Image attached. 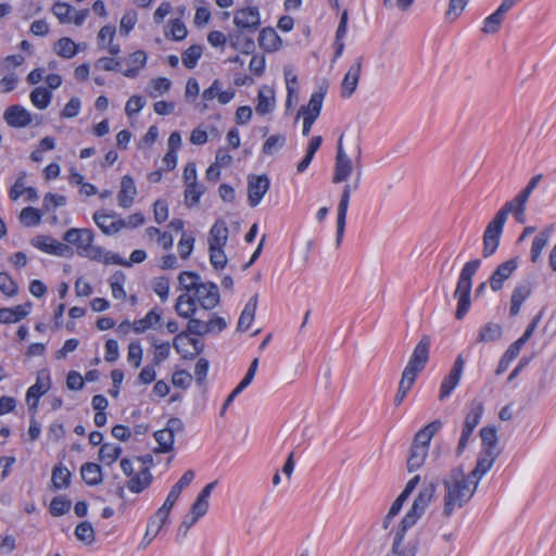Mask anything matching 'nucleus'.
Returning a JSON list of instances; mask_svg holds the SVG:
<instances>
[{
    "instance_id": "f257e3e1",
    "label": "nucleus",
    "mask_w": 556,
    "mask_h": 556,
    "mask_svg": "<svg viewBox=\"0 0 556 556\" xmlns=\"http://www.w3.org/2000/svg\"><path fill=\"white\" fill-rule=\"evenodd\" d=\"M444 488L442 515L450 518L454 510L463 508L475 495L478 484L465 473L463 466L452 468L442 479Z\"/></svg>"
},
{
    "instance_id": "f03ea898",
    "label": "nucleus",
    "mask_w": 556,
    "mask_h": 556,
    "mask_svg": "<svg viewBox=\"0 0 556 556\" xmlns=\"http://www.w3.org/2000/svg\"><path fill=\"white\" fill-rule=\"evenodd\" d=\"M181 288L186 291H194L195 301L202 308L210 311L219 303L218 287L214 282H201V277L194 271H181L178 276Z\"/></svg>"
},
{
    "instance_id": "7ed1b4c3",
    "label": "nucleus",
    "mask_w": 556,
    "mask_h": 556,
    "mask_svg": "<svg viewBox=\"0 0 556 556\" xmlns=\"http://www.w3.org/2000/svg\"><path fill=\"white\" fill-rule=\"evenodd\" d=\"M518 204L519 201L517 194L511 201L506 202L488 224L483 232L482 256L484 258L492 256L496 252L506 219L509 214H516Z\"/></svg>"
},
{
    "instance_id": "20e7f679",
    "label": "nucleus",
    "mask_w": 556,
    "mask_h": 556,
    "mask_svg": "<svg viewBox=\"0 0 556 556\" xmlns=\"http://www.w3.org/2000/svg\"><path fill=\"white\" fill-rule=\"evenodd\" d=\"M193 479L194 471L189 469L185 471V473L180 477L178 482L172 486L164 504L150 517L146 531V538L150 534L151 527L156 523V530L153 533L152 538H155L160 533L161 529L168 520L170 510L174 507L176 501L178 500L180 493L185 488H187L192 482Z\"/></svg>"
},
{
    "instance_id": "39448f33",
    "label": "nucleus",
    "mask_w": 556,
    "mask_h": 556,
    "mask_svg": "<svg viewBox=\"0 0 556 556\" xmlns=\"http://www.w3.org/2000/svg\"><path fill=\"white\" fill-rule=\"evenodd\" d=\"M481 265L479 258L467 262L459 275L454 298L458 300L455 317L463 319L468 313L471 304L470 293L472 287V277Z\"/></svg>"
},
{
    "instance_id": "423d86ee",
    "label": "nucleus",
    "mask_w": 556,
    "mask_h": 556,
    "mask_svg": "<svg viewBox=\"0 0 556 556\" xmlns=\"http://www.w3.org/2000/svg\"><path fill=\"white\" fill-rule=\"evenodd\" d=\"M63 240L77 248L80 256L99 261L102 256V249L92 245L93 232L88 228H71L65 231Z\"/></svg>"
},
{
    "instance_id": "0eeeda50",
    "label": "nucleus",
    "mask_w": 556,
    "mask_h": 556,
    "mask_svg": "<svg viewBox=\"0 0 556 556\" xmlns=\"http://www.w3.org/2000/svg\"><path fill=\"white\" fill-rule=\"evenodd\" d=\"M434 494V483H429L419 491L417 497L413 502L410 509L406 513L400 523V527L403 528V530L409 529L417 522V520L424 515L426 508L432 502Z\"/></svg>"
},
{
    "instance_id": "6e6552de",
    "label": "nucleus",
    "mask_w": 556,
    "mask_h": 556,
    "mask_svg": "<svg viewBox=\"0 0 556 556\" xmlns=\"http://www.w3.org/2000/svg\"><path fill=\"white\" fill-rule=\"evenodd\" d=\"M430 345H431V339L429 336L424 334L417 345L415 346L409 361L404 369H407L412 372L419 374L421 372L428 361H429V354H430Z\"/></svg>"
},
{
    "instance_id": "1a4fd4ad",
    "label": "nucleus",
    "mask_w": 556,
    "mask_h": 556,
    "mask_svg": "<svg viewBox=\"0 0 556 556\" xmlns=\"http://www.w3.org/2000/svg\"><path fill=\"white\" fill-rule=\"evenodd\" d=\"M270 180L267 175L248 176V202L251 207L257 206L269 190Z\"/></svg>"
},
{
    "instance_id": "9d476101",
    "label": "nucleus",
    "mask_w": 556,
    "mask_h": 556,
    "mask_svg": "<svg viewBox=\"0 0 556 556\" xmlns=\"http://www.w3.org/2000/svg\"><path fill=\"white\" fill-rule=\"evenodd\" d=\"M233 24L237 29L247 30L249 34L255 33L261 25L260 11L256 7L239 9L235 12Z\"/></svg>"
},
{
    "instance_id": "9b49d317",
    "label": "nucleus",
    "mask_w": 556,
    "mask_h": 556,
    "mask_svg": "<svg viewBox=\"0 0 556 556\" xmlns=\"http://www.w3.org/2000/svg\"><path fill=\"white\" fill-rule=\"evenodd\" d=\"M353 172L352 160L346 155L342 147V136L338 140L337 155L334 163L333 184L346 181Z\"/></svg>"
},
{
    "instance_id": "f8f14e48",
    "label": "nucleus",
    "mask_w": 556,
    "mask_h": 556,
    "mask_svg": "<svg viewBox=\"0 0 556 556\" xmlns=\"http://www.w3.org/2000/svg\"><path fill=\"white\" fill-rule=\"evenodd\" d=\"M116 216H117L116 213L113 211L108 212V211L101 210V211H97L93 214V220L104 235L111 236V235L118 232L122 228L126 227L125 219L118 218V219L114 220L116 218Z\"/></svg>"
},
{
    "instance_id": "ddd939ff",
    "label": "nucleus",
    "mask_w": 556,
    "mask_h": 556,
    "mask_svg": "<svg viewBox=\"0 0 556 556\" xmlns=\"http://www.w3.org/2000/svg\"><path fill=\"white\" fill-rule=\"evenodd\" d=\"M351 198V185L346 184L343 187V191L338 204L337 208V233H336V244L337 247H340L344 231H345V224H346V214L349 208Z\"/></svg>"
},
{
    "instance_id": "4468645a",
    "label": "nucleus",
    "mask_w": 556,
    "mask_h": 556,
    "mask_svg": "<svg viewBox=\"0 0 556 556\" xmlns=\"http://www.w3.org/2000/svg\"><path fill=\"white\" fill-rule=\"evenodd\" d=\"M363 66V56H358L350 66L341 83V97L350 98L356 90Z\"/></svg>"
},
{
    "instance_id": "2eb2a0df",
    "label": "nucleus",
    "mask_w": 556,
    "mask_h": 556,
    "mask_svg": "<svg viewBox=\"0 0 556 556\" xmlns=\"http://www.w3.org/2000/svg\"><path fill=\"white\" fill-rule=\"evenodd\" d=\"M517 267L518 261L516 257L500 264L490 277L491 289L494 292L500 291L503 288L504 282L510 278Z\"/></svg>"
},
{
    "instance_id": "dca6fc26",
    "label": "nucleus",
    "mask_w": 556,
    "mask_h": 556,
    "mask_svg": "<svg viewBox=\"0 0 556 556\" xmlns=\"http://www.w3.org/2000/svg\"><path fill=\"white\" fill-rule=\"evenodd\" d=\"M3 118L9 126L15 128L26 127L31 123L30 113L18 104L9 106L4 111Z\"/></svg>"
},
{
    "instance_id": "f3484780",
    "label": "nucleus",
    "mask_w": 556,
    "mask_h": 556,
    "mask_svg": "<svg viewBox=\"0 0 556 556\" xmlns=\"http://www.w3.org/2000/svg\"><path fill=\"white\" fill-rule=\"evenodd\" d=\"M497 457L498 453H485V451H482L477 459L476 467L467 476L472 480L475 484L479 485V482L492 468Z\"/></svg>"
},
{
    "instance_id": "a211bd4d",
    "label": "nucleus",
    "mask_w": 556,
    "mask_h": 556,
    "mask_svg": "<svg viewBox=\"0 0 556 556\" xmlns=\"http://www.w3.org/2000/svg\"><path fill=\"white\" fill-rule=\"evenodd\" d=\"M136 194L137 188L134 178L129 175L123 176L121 179V189L117 194L118 205L123 208L130 207Z\"/></svg>"
},
{
    "instance_id": "6ab92c4d",
    "label": "nucleus",
    "mask_w": 556,
    "mask_h": 556,
    "mask_svg": "<svg viewBox=\"0 0 556 556\" xmlns=\"http://www.w3.org/2000/svg\"><path fill=\"white\" fill-rule=\"evenodd\" d=\"M532 286L530 281L518 283L513 290L509 313L511 316L519 314L522 303L530 296Z\"/></svg>"
},
{
    "instance_id": "aec40b11",
    "label": "nucleus",
    "mask_w": 556,
    "mask_h": 556,
    "mask_svg": "<svg viewBox=\"0 0 556 556\" xmlns=\"http://www.w3.org/2000/svg\"><path fill=\"white\" fill-rule=\"evenodd\" d=\"M245 30L237 29L228 34V41L232 49L244 54H251L255 49V42L252 37L244 34Z\"/></svg>"
},
{
    "instance_id": "412c9836",
    "label": "nucleus",
    "mask_w": 556,
    "mask_h": 556,
    "mask_svg": "<svg viewBox=\"0 0 556 556\" xmlns=\"http://www.w3.org/2000/svg\"><path fill=\"white\" fill-rule=\"evenodd\" d=\"M31 308V303L27 302L23 305H16L15 307H2L0 308V323L2 324H14L25 318Z\"/></svg>"
},
{
    "instance_id": "4be33fe9",
    "label": "nucleus",
    "mask_w": 556,
    "mask_h": 556,
    "mask_svg": "<svg viewBox=\"0 0 556 556\" xmlns=\"http://www.w3.org/2000/svg\"><path fill=\"white\" fill-rule=\"evenodd\" d=\"M441 428L442 422L439 419L429 422L428 425H426L424 428L416 432L412 444L424 446L427 450H429L431 439L437 432H439Z\"/></svg>"
},
{
    "instance_id": "5701e85b",
    "label": "nucleus",
    "mask_w": 556,
    "mask_h": 556,
    "mask_svg": "<svg viewBox=\"0 0 556 556\" xmlns=\"http://www.w3.org/2000/svg\"><path fill=\"white\" fill-rule=\"evenodd\" d=\"M228 235L229 230L226 222L223 219L216 220L208 233V247L225 248L228 241Z\"/></svg>"
},
{
    "instance_id": "b1692460",
    "label": "nucleus",
    "mask_w": 556,
    "mask_h": 556,
    "mask_svg": "<svg viewBox=\"0 0 556 556\" xmlns=\"http://www.w3.org/2000/svg\"><path fill=\"white\" fill-rule=\"evenodd\" d=\"M257 302H258V294L255 293L253 296L250 298V300L248 301L243 311L240 314L238 325H237L238 331L244 332L250 328V326L252 325L254 317H255Z\"/></svg>"
},
{
    "instance_id": "393cba45",
    "label": "nucleus",
    "mask_w": 556,
    "mask_h": 556,
    "mask_svg": "<svg viewBox=\"0 0 556 556\" xmlns=\"http://www.w3.org/2000/svg\"><path fill=\"white\" fill-rule=\"evenodd\" d=\"M275 108V92L274 89L268 86H263L258 90L256 113L260 115H266L270 113Z\"/></svg>"
},
{
    "instance_id": "a878e982",
    "label": "nucleus",
    "mask_w": 556,
    "mask_h": 556,
    "mask_svg": "<svg viewBox=\"0 0 556 556\" xmlns=\"http://www.w3.org/2000/svg\"><path fill=\"white\" fill-rule=\"evenodd\" d=\"M50 389V376L47 371L39 372L35 384L28 388L26 392V402L31 400L39 401L40 396L46 394Z\"/></svg>"
},
{
    "instance_id": "bb28decb",
    "label": "nucleus",
    "mask_w": 556,
    "mask_h": 556,
    "mask_svg": "<svg viewBox=\"0 0 556 556\" xmlns=\"http://www.w3.org/2000/svg\"><path fill=\"white\" fill-rule=\"evenodd\" d=\"M281 43V38L273 27H265L260 31L258 45L263 50L267 52L276 51L280 48Z\"/></svg>"
},
{
    "instance_id": "cd10ccee",
    "label": "nucleus",
    "mask_w": 556,
    "mask_h": 556,
    "mask_svg": "<svg viewBox=\"0 0 556 556\" xmlns=\"http://www.w3.org/2000/svg\"><path fill=\"white\" fill-rule=\"evenodd\" d=\"M206 333H208V329H207V325L206 323L198 319V318H194L193 316L191 318H189V321H188V325H187V330L186 331H182L180 333H178L175 339H174V348L176 349L177 352H180L179 350V346H178V341L181 340L182 338L187 337L188 334H194V336H205Z\"/></svg>"
},
{
    "instance_id": "c85d7f7f",
    "label": "nucleus",
    "mask_w": 556,
    "mask_h": 556,
    "mask_svg": "<svg viewBox=\"0 0 556 556\" xmlns=\"http://www.w3.org/2000/svg\"><path fill=\"white\" fill-rule=\"evenodd\" d=\"M553 232V227H546L542 231H540L533 239L531 250H530V258L531 262L536 263L544 248L547 245L551 236Z\"/></svg>"
},
{
    "instance_id": "c756f323",
    "label": "nucleus",
    "mask_w": 556,
    "mask_h": 556,
    "mask_svg": "<svg viewBox=\"0 0 556 556\" xmlns=\"http://www.w3.org/2000/svg\"><path fill=\"white\" fill-rule=\"evenodd\" d=\"M152 479L149 468L146 467L128 480L127 488L132 493H140L151 484Z\"/></svg>"
},
{
    "instance_id": "7c9ffc66",
    "label": "nucleus",
    "mask_w": 556,
    "mask_h": 556,
    "mask_svg": "<svg viewBox=\"0 0 556 556\" xmlns=\"http://www.w3.org/2000/svg\"><path fill=\"white\" fill-rule=\"evenodd\" d=\"M80 475L84 482L94 486L102 482V468L96 463H85L80 468Z\"/></svg>"
},
{
    "instance_id": "2f4dec72",
    "label": "nucleus",
    "mask_w": 556,
    "mask_h": 556,
    "mask_svg": "<svg viewBox=\"0 0 556 556\" xmlns=\"http://www.w3.org/2000/svg\"><path fill=\"white\" fill-rule=\"evenodd\" d=\"M161 320V314L156 312V309L150 311L143 318L137 319L131 324L132 330L136 333H142L147 329L151 328L153 324H156ZM123 327H130V324L128 321H124L119 326Z\"/></svg>"
},
{
    "instance_id": "473e14b6",
    "label": "nucleus",
    "mask_w": 556,
    "mask_h": 556,
    "mask_svg": "<svg viewBox=\"0 0 556 556\" xmlns=\"http://www.w3.org/2000/svg\"><path fill=\"white\" fill-rule=\"evenodd\" d=\"M175 311L180 317L191 318L197 312L195 298L186 293L179 295L175 304Z\"/></svg>"
},
{
    "instance_id": "72a5a7b5",
    "label": "nucleus",
    "mask_w": 556,
    "mask_h": 556,
    "mask_svg": "<svg viewBox=\"0 0 556 556\" xmlns=\"http://www.w3.org/2000/svg\"><path fill=\"white\" fill-rule=\"evenodd\" d=\"M428 452L429 450L424 446L412 444L407 458V470L413 472L421 468L428 456Z\"/></svg>"
},
{
    "instance_id": "f704fd0d",
    "label": "nucleus",
    "mask_w": 556,
    "mask_h": 556,
    "mask_svg": "<svg viewBox=\"0 0 556 556\" xmlns=\"http://www.w3.org/2000/svg\"><path fill=\"white\" fill-rule=\"evenodd\" d=\"M484 412V406L481 401H472L469 410L465 417L464 421V428H467L468 430H475V428L479 425L481 417Z\"/></svg>"
},
{
    "instance_id": "c9c22d12",
    "label": "nucleus",
    "mask_w": 556,
    "mask_h": 556,
    "mask_svg": "<svg viewBox=\"0 0 556 556\" xmlns=\"http://www.w3.org/2000/svg\"><path fill=\"white\" fill-rule=\"evenodd\" d=\"M147 62V54L142 50H137L131 53L128 58V64L130 67L123 72V75L128 78L137 77L139 71L144 67Z\"/></svg>"
},
{
    "instance_id": "e433bc0d",
    "label": "nucleus",
    "mask_w": 556,
    "mask_h": 556,
    "mask_svg": "<svg viewBox=\"0 0 556 556\" xmlns=\"http://www.w3.org/2000/svg\"><path fill=\"white\" fill-rule=\"evenodd\" d=\"M480 437L482 441V451H485V453H498L497 450V431L495 427H483L480 430Z\"/></svg>"
},
{
    "instance_id": "4c0bfd02",
    "label": "nucleus",
    "mask_w": 556,
    "mask_h": 556,
    "mask_svg": "<svg viewBox=\"0 0 556 556\" xmlns=\"http://www.w3.org/2000/svg\"><path fill=\"white\" fill-rule=\"evenodd\" d=\"M54 52L64 59H72L78 53V46L68 37L60 38L53 48Z\"/></svg>"
},
{
    "instance_id": "58836bf2",
    "label": "nucleus",
    "mask_w": 556,
    "mask_h": 556,
    "mask_svg": "<svg viewBox=\"0 0 556 556\" xmlns=\"http://www.w3.org/2000/svg\"><path fill=\"white\" fill-rule=\"evenodd\" d=\"M502 332L501 325L489 323L480 328L477 341L480 343L494 342L502 337Z\"/></svg>"
},
{
    "instance_id": "ea45409f",
    "label": "nucleus",
    "mask_w": 556,
    "mask_h": 556,
    "mask_svg": "<svg viewBox=\"0 0 556 556\" xmlns=\"http://www.w3.org/2000/svg\"><path fill=\"white\" fill-rule=\"evenodd\" d=\"M206 188L203 184L194 182L186 186L185 204L192 207L200 202L201 197L205 193Z\"/></svg>"
},
{
    "instance_id": "a19ab883",
    "label": "nucleus",
    "mask_w": 556,
    "mask_h": 556,
    "mask_svg": "<svg viewBox=\"0 0 556 556\" xmlns=\"http://www.w3.org/2000/svg\"><path fill=\"white\" fill-rule=\"evenodd\" d=\"M325 94L323 92H314L311 96V99L308 101V104L302 105L298 112V117L301 116V114H309L313 116L318 117L321 111L323 101H324Z\"/></svg>"
},
{
    "instance_id": "79ce46f5",
    "label": "nucleus",
    "mask_w": 556,
    "mask_h": 556,
    "mask_svg": "<svg viewBox=\"0 0 556 556\" xmlns=\"http://www.w3.org/2000/svg\"><path fill=\"white\" fill-rule=\"evenodd\" d=\"M71 471L63 466H55L52 469L51 481L55 490L67 488L71 483Z\"/></svg>"
},
{
    "instance_id": "37998d69",
    "label": "nucleus",
    "mask_w": 556,
    "mask_h": 556,
    "mask_svg": "<svg viewBox=\"0 0 556 556\" xmlns=\"http://www.w3.org/2000/svg\"><path fill=\"white\" fill-rule=\"evenodd\" d=\"M504 20L505 15L496 10L494 13L484 18L481 31L485 35L496 34L500 30Z\"/></svg>"
},
{
    "instance_id": "c03bdc74",
    "label": "nucleus",
    "mask_w": 556,
    "mask_h": 556,
    "mask_svg": "<svg viewBox=\"0 0 556 556\" xmlns=\"http://www.w3.org/2000/svg\"><path fill=\"white\" fill-rule=\"evenodd\" d=\"M31 103L39 110H45L51 102L52 93L46 88L37 87L30 92Z\"/></svg>"
},
{
    "instance_id": "a18cd8bd",
    "label": "nucleus",
    "mask_w": 556,
    "mask_h": 556,
    "mask_svg": "<svg viewBox=\"0 0 556 556\" xmlns=\"http://www.w3.org/2000/svg\"><path fill=\"white\" fill-rule=\"evenodd\" d=\"M153 435L159 444L156 452L169 453L173 450L175 437L166 428L155 431Z\"/></svg>"
},
{
    "instance_id": "49530a36",
    "label": "nucleus",
    "mask_w": 556,
    "mask_h": 556,
    "mask_svg": "<svg viewBox=\"0 0 556 556\" xmlns=\"http://www.w3.org/2000/svg\"><path fill=\"white\" fill-rule=\"evenodd\" d=\"M202 53H203V49L200 45L190 46L182 53L184 65L189 70L194 68L198 64V61L202 56Z\"/></svg>"
},
{
    "instance_id": "de8ad7c7",
    "label": "nucleus",
    "mask_w": 556,
    "mask_h": 556,
    "mask_svg": "<svg viewBox=\"0 0 556 556\" xmlns=\"http://www.w3.org/2000/svg\"><path fill=\"white\" fill-rule=\"evenodd\" d=\"M121 453V446L105 443L100 447L99 459L106 465H112L119 457Z\"/></svg>"
},
{
    "instance_id": "09e8293b",
    "label": "nucleus",
    "mask_w": 556,
    "mask_h": 556,
    "mask_svg": "<svg viewBox=\"0 0 556 556\" xmlns=\"http://www.w3.org/2000/svg\"><path fill=\"white\" fill-rule=\"evenodd\" d=\"M72 502L64 496H55L52 498L49 511L53 517H61L70 511Z\"/></svg>"
},
{
    "instance_id": "8fccbe9b",
    "label": "nucleus",
    "mask_w": 556,
    "mask_h": 556,
    "mask_svg": "<svg viewBox=\"0 0 556 556\" xmlns=\"http://www.w3.org/2000/svg\"><path fill=\"white\" fill-rule=\"evenodd\" d=\"M20 220L26 227L37 226L41 222V212L31 206L24 207L20 214Z\"/></svg>"
},
{
    "instance_id": "3c124183",
    "label": "nucleus",
    "mask_w": 556,
    "mask_h": 556,
    "mask_svg": "<svg viewBox=\"0 0 556 556\" xmlns=\"http://www.w3.org/2000/svg\"><path fill=\"white\" fill-rule=\"evenodd\" d=\"M286 143V136L281 134H276L269 136L263 144V153L266 155H273L279 149H281Z\"/></svg>"
},
{
    "instance_id": "603ef678",
    "label": "nucleus",
    "mask_w": 556,
    "mask_h": 556,
    "mask_svg": "<svg viewBox=\"0 0 556 556\" xmlns=\"http://www.w3.org/2000/svg\"><path fill=\"white\" fill-rule=\"evenodd\" d=\"M74 533L77 540L85 544H91L94 542V530L89 521L78 523Z\"/></svg>"
},
{
    "instance_id": "864d4df0",
    "label": "nucleus",
    "mask_w": 556,
    "mask_h": 556,
    "mask_svg": "<svg viewBox=\"0 0 556 556\" xmlns=\"http://www.w3.org/2000/svg\"><path fill=\"white\" fill-rule=\"evenodd\" d=\"M210 252V263L216 270L224 269L227 265V256L225 254L224 248L208 247Z\"/></svg>"
},
{
    "instance_id": "5fc2aeb1",
    "label": "nucleus",
    "mask_w": 556,
    "mask_h": 556,
    "mask_svg": "<svg viewBox=\"0 0 556 556\" xmlns=\"http://www.w3.org/2000/svg\"><path fill=\"white\" fill-rule=\"evenodd\" d=\"M0 291L10 298L15 296L18 292L16 282L5 271L0 273Z\"/></svg>"
},
{
    "instance_id": "6e6d98bb",
    "label": "nucleus",
    "mask_w": 556,
    "mask_h": 556,
    "mask_svg": "<svg viewBox=\"0 0 556 556\" xmlns=\"http://www.w3.org/2000/svg\"><path fill=\"white\" fill-rule=\"evenodd\" d=\"M72 11L73 8L65 2H56L52 8V13L58 17V20L62 24L72 22Z\"/></svg>"
},
{
    "instance_id": "4d7b16f0",
    "label": "nucleus",
    "mask_w": 556,
    "mask_h": 556,
    "mask_svg": "<svg viewBox=\"0 0 556 556\" xmlns=\"http://www.w3.org/2000/svg\"><path fill=\"white\" fill-rule=\"evenodd\" d=\"M56 240L52 239L49 236L40 235L36 236L30 240V244L48 254H51V251L55 247Z\"/></svg>"
},
{
    "instance_id": "13d9d810",
    "label": "nucleus",
    "mask_w": 556,
    "mask_h": 556,
    "mask_svg": "<svg viewBox=\"0 0 556 556\" xmlns=\"http://www.w3.org/2000/svg\"><path fill=\"white\" fill-rule=\"evenodd\" d=\"M194 237L192 233H182L181 239L178 242V252L181 258H188L193 251Z\"/></svg>"
},
{
    "instance_id": "bf43d9fd",
    "label": "nucleus",
    "mask_w": 556,
    "mask_h": 556,
    "mask_svg": "<svg viewBox=\"0 0 556 556\" xmlns=\"http://www.w3.org/2000/svg\"><path fill=\"white\" fill-rule=\"evenodd\" d=\"M469 0H450L448 10L445 13L446 20L450 22L455 21L465 10Z\"/></svg>"
},
{
    "instance_id": "052dcab7",
    "label": "nucleus",
    "mask_w": 556,
    "mask_h": 556,
    "mask_svg": "<svg viewBox=\"0 0 556 556\" xmlns=\"http://www.w3.org/2000/svg\"><path fill=\"white\" fill-rule=\"evenodd\" d=\"M127 359L134 365V367L138 368L140 366L142 359V348L140 342L132 341L129 343Z\"/></svg>"
},
{
    "instance_id": "680f3d73",
    "label": "nucleus",
    "mask_w": 556,
    "mask_h": 556,
    "mask_svg": "<svg viewBox=\"0 0 556 556\" xmlns=\"http://www.w3.org/2000/svg\"><path fill=\"white\" fill-rule=\"evenodd\" d=\"M137 13L135 11H127L119 23L121 35L127 36L137 23Z\"/></svg>"
},
{
    "instance_id": "e2e57ef3",
    "label": "nucleus",
    "mask_w": 556,
    "mask_h": 556,
    "mask_svg": "<svg viewBox=\"0 0 556 556\" xmlns=\"http://www.w3.org/2000/svg\"><path fill=\"white\" fill-rule=\"evenodd\" d=\"M153 291L165 302L168 298L169 282L166 277H159L152 283Z\"/></svg>"
},
{
    "instance_id": "0e129e2a",
    "label": "nucleus",
    "mask_w": 556,
    "mask_h": 556,
    "mask_svg": "<svg viewBox=\"0 0 556 556\" xmlns=\"http://www.w3.org/2000/svg\"><path fill=\"white\" fill-rule=\"evenodd\" d=\"M146 104V100L141 96H132L125 105V112L128 116L139 113Z\"/></svg>"
},
{
    "instance_id": "69168bd1",
    "label": "nucleus",
    "mask_w": 556,
    "mask_h": 556,
    "mask_svg": "<svg viewBox=\"0 0 556 556\" xmlns=\"http://www.w3.org/2000/svg\"><path fill=\"white\" fill-rule=\"evenodd\" d=\"M80 100L77 97H73L65 104L64 109L61 112V117L63 118H72L79 114L80 111Z\"/></svg>"
},
{
    "instance_id": "338daca9",
    "label": "nucleus",
    "mask_w": 556,
    "mask_h": 556,
    "mask_svg": "<svg viewBox=\"0 0 556 556\" xmlns=\"http://www.w3.org/2000/svg\"><path fill=\"white\" fill-rule=\"evenodd\" d=\"M458 383L459 381L457 379L446 376L441 383L439 400L444 401L447 399Z\"/></svg>"
},
{
    "instance_id": "774afa93",
    "label": "nucleus",
    "mask_w": 556,
    "mask_h": 556,
    "mask_svg": "<svg viewBox=\"0 0 556 556\" xmlns=\"http://www.w3.org/2000/svg\"><path fill=\"white\" fill-rule=\"evenodd\" d=\"M192 376L184 369L174 372L172 382L175 387L186 389L191 384Z\"/></svg>"
}]
</instances>
